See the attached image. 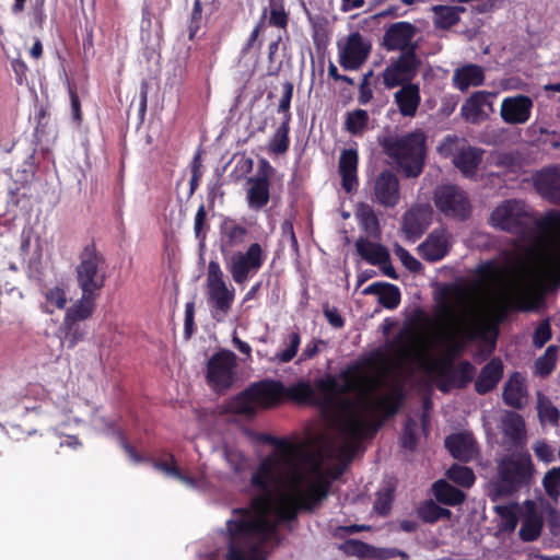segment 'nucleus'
I'll return each mask as SVG.
<instances>
[{
	"instance_id": "obj_16",
	"label": "nucleus",
	"mask_w": 560,
	"mask_h": 560,
	"mask_svg": "<svg viewBox=\"0 0 560 560\" xmlns=\"http://www.w3.org/2000/svg\"><path fill=\"white\" fill-rule=\"evenodd\" d=\"M272 172V166L264 160L257 174L248 178L247 203L250 209L259 210L268 203L269 177Z\"/></svg>"
},
{
	"instance_id": "obj_5",
	"label": "nucleus",
	"mask_w": 560,
	"mask_h": 560,
	"mask_svg": "<svg viewBox=\"0 0 560 560\" xmlns=\"http://www.w3.org/2000/svg\"><path fill=\"white\" fill-rule=\"evenodd\" d=\"M534 466L528 453H513L498 463V479L493 483L497 497H508L527 487L533 477Z\"/></svg>"
},
{
	"instance_id": "obj_44",
	"label": "nucleus",
	"mask_w": 560,
	"mask_h": 560,
	"mask_svg": "<svg viewBox=\"0 0 560 560\" xmlns=\"http://www.w3.org/2000/svg\"><path fill=\"white\" fill-rule=\"evenodd\" d=\"M369 114L365 109L348 112L345 119V129L352 136L362 135L369 125Z\"/></svg>"
},
{
	"instance_id": "obj_17",
	"label": "nucleus",
	"mask_w": 560,
	"mask_h": 560,
	"mask_svg": "<svg viewBox=\"0 0 560 560\" xmlns=\"http://www.w3.org/2000/svg\"><path fill=\"white\" fill-rule=\"evenodd\" d=\"M452 236L444 228L434 229L425 240L419 244V255L429 262L442 260L451 250Z\"/></svg>"
},
{
	"instance_id": "obj_31",
	"label": "nucleus",
	"mask_w": 560,
	"mask_h": 560,
	"mask_svg": "<svg viewBox=\"0 0 560 560\" xmlns=\"http://www.w3.org/2000/svg\"><path fill=\"white\" fill-rule=\"evenodd\" d=\"M445 447L451 455L459 460L468 462L477 454L476 442L469 434H452L445 440Z\"/></svg>"
},
{
	"instance_id": "obj_15",
	"label": "nucleus",
	"mask_w": 560,
	"mask_h": 560,
	"mask_svg": "<svg viewBox=\"0 0 560 560\" xmlns=\"http://www.w3.org/2000/svg\"><path fill=\"white\" fill-rule=\"evenodd\" d=\"M495 92L476 91L462 105L460 114L464 119L471 124L486 120L493 112V100Z\"/></svg>"
},
{
	"instance_id": "obj_27",
	"label": "nucleus",
	"mask_w": 560,
	"mask_h": 560,
	"mask_svg": "<svg viewBox=\"0 0 560 560\" xmlns=\"http://www.w3.org/2000/svg\"><path fill=\"white\" fill-rule=\"evenodd\" d=\"M358 152L354 149H345L339 158V173L341 175V186L347 192H351L358 187Z\"/></svg>"
},
{
	"instance_id": "obj_30",
	"label": "nucleus",
	"mask_w": 560,
	"mask_h": 560,
	"mask_svg": "<svg viewBox=\"0 0 560 560\" xmlns=\"http://www.w3.org/2000/svg\"><path fill=\"white\" fill-rule=\"evenodd\" d=\"M541 529V514L537 511L536 504L533 501H526L520 529L521 539L524 541H534L540 536Z\"/></svg>"
},
{
	"instance_id": "obj_54",
	"label": "nucleus",
	"mask_w": 560,
	"mask_h": 560,
	"mask_svg": "<svg viewBox=\"0 0 560 560\" xmlns=\"http://www.w3.org/2000/svg\"><path fill=\"white\" fill-rule=\"evenodd\" d=\"M452 512L448 509L441 508L433 501L427 502L420 510L423 521L434 523L440 518L450 517Z\"/></svg>"
},
{
	"instance_id": "obj_62",
	"label": "nucleus",
	"mask_w": 560,
	"mask_h": 560,
	"mask_svg": "<svg viewBox=\"0 0 560 560\" xmlns=\"http://www.w3.org/2000/svg\"><path fill=\"white\" fill-rule=\"evenodd\" d=\"M533 450L535 455L545 463H551L555 459V450L545 441H537Z\"/></svg>"
},
{
	"instance_id": "obj_37",
	"label": "nucleus",
	"mask_w": 560,
	"mask_h": 560,
	"mask_svg": "<svg viewBox=\"0 0 560 560\" xmlns=\"http://www.w3.org/2000/svg\"><path fill=\"white\" fill-rule=\"evenodd\" d=\"M433 23L436 28L446 30L457 24L465 8L456 5H434Z\"/></svg>"
},
{
	"instance_id": "obj_51",
	"label": "nucleus",
	"mask_w": 560,
	"mask_h": 560,
	"mask_svg": "<svg viewBox=\"0 0 560 560\" xmlns=\"http://www.w3.org/2000/svg\"><path fill=\"white\" fill-rule=\"evenodd\" d=\"M378 302L385 308H396L400 303V291L398 287L392 283H382V289L378 293Z\"/></svg>"
},
{
	"instance_id": "obj_38",
	"label": "nucleus",
	"mask_w": 560,
	"mask_h": 560,
	"mask_svg": "<svg viewBox=\"0 0 560 560\" xmlns=\"http://www.w3.org/2000/svg\"><path fill=\"white\" fill-rule=\"evenodd\" d=\"M222 455L236 478L242 479L250 467L249 458L237 447L224 446Z\"/></svg>"
},
{
	"instance_id": "obj_46",
	"label": "nucleus",
	"mask_w": 560,
	"mask_h": 560,
	"mask_svg": "<svg viewBox=\"0 0 560 560\" xmlns=\"http://www.w3.org/2000/svg\"><path fill=\"white\" fill-rule=\"evenodd\" d=\"M557 354H558V347L555 345H550L545 350L544 354L536 359L534 366H535V373L539 375L540 377H546L556 368L557 362Z\"/></svg>"
},
{
	"instance_id": "obj_25",
	"label": "nucleus",
	"mask_w": 560,
	"mask_h": 560,
	"mask_svg": "<svg viewBox=\"0 0 560 560\" xmlns=\"http://www.w3.org/2000/svg\"><path fill=\"white\" fill-rule=\"evenodd\" d=\"M485 151L480 148L464 145L453 158L454 165L467 178H476L477 170L482 161Z\"/></svg>"
},
{
	"instance_id": "obj_26",
	"label": "nucleus",
	"mask_w": 560,
	"mask_h": 560,
	"mask_svg": "<svg viewBox=\"0 0 560 560\" xmlns=\"http://www.w3.org/2000/svg\"><path fill=\"white\" fill-rule=\"evenodd\" d=\"M258 407H271L279 402L284 394V386L278 381H262L249 387Z\"/></svg>"
},
{
	"instance_id": "obj_53",
	"label": "nucleus",
	"mask_w": 560,
	"mask_h": 560,
	"mask_svg": "<svg viewBox=\"0 0 560 560\" xmlns=\"http://www.w3.org/2000/svg\"><path fill=\"white\" fill-rule=\"evenodd\" d=\"M495 513L501 517V527L504 530L513 532L518 523L515 506L513 505H495Z\"/></svg>"
},
{
	"instance_id": "obj_9",
	"label": "nucleus",
	"mask_w": 560,
	"mask_h": 560,
	"mask_svg": "<svg viewBox=\"0 0 560 560\" xmlns=\"http://www.w3.org/2000/svg\"><path fill=\"white\" fill-rule=\"evenodd\" d=\"M266 253L259 243H252L245 252H236L223 258L226 270L236 284H245L262 267Z\"/></svg>"
},
{
	"instance_id": "obj_60",
	"label": "nucleus",
	"mask_w": 560,
	"mask_h": 560,
	"mask_svg": "<svg viewBox=\"0 0 560 560\" xmlns=\"http://www.w3.org/2000/svg\"><path fill=\"white\" fill-rule=\"evenodd\" d=\"M281 241L289 243L292 250L299 254V243L294 233L293 223L290 220H284L281 224Z\"/></svg>"
},
{
	"instance_id": "obj_19",
	"label": "nucleus",
	"mask_w": 560,
	"mask_h": 560,
	"mask_svg": "<svg viewBox=\"0 0 560 560\" xmlns=\"http://www.w3.org/2000/svg\"><path fill=\"white\" fill-rule=\"evenodd\" d=\"M432 220L428 206H413L402 217L401 230L409 242L415 243L427 231Z\"/></svg>"
},
{
	"instance_id": "obj_3",
	"label": "nucleus",
	"mask_w": 560,
	"mask_h": 560,
	"mask_svg": "<svg viewBox=\"0 0 560 560\" xmlns=\"http://www.w3.org/2000/svg\"><path fill=\"white\" fill-rule=\"evenodd\" d=\"M490 224L523 240L533 237L537 228L548 234H560V211H549L538 224L523 201L510 199L494 208L490 215Z\"/></svg>"
},
{
	"instance_id": "obj_43",
	"label": "nucleus",
	"mask_w": 560,
	"mask_h": 560,
	"mask_svg": "<svg viewBox=\"0 0 560 560\" xmlns=\"http://www.w3.org/2000/svg\"><path fill=\"white\" fill-rule=\"evenodd\" d=\"M289 131L290 121L287 117L285 119H282L281 124L278 126L271 139L269 140L270 152L275 154H282L288 151L290 144Z\"/></svg>"
},
{
	"instance_id": "obj_63",
	"label": "nucleus",
	"mask_w": 560,
	"mask_h": 560,
	"mask_svg": "<svg viewBox=\"0 0 560 560\" xmlns=\"http://www.w3.org/2000/svg\"><path fill=\"white\" fill-rule=\"evenodd\" d=\"M372 558H377L381 560H388L396 557H399L402 560H408V555L399 549L396 548H374L373 547V553L371 555Z\"/></svg>"
},
{
	"instance_id": "obj_45",
	"label": "nucleus",
	"mask_w": 560,
	"mask_h": 560,
	"mask_svg": "<svg viewBox=\"0 0 560 560\" xmlns=\"http://www.w3.org/2000/svg\"><path fill=\"white\" fill-rule=\"evenodd\" d=\"M229 408L234 413L250 417L255 415L258 406L252 393H249V388H247L230 401Z\"/></svg>"
},
{
	"instance_id": "obj_40",
	"label": "nucleus",
	"mask_w": 560,
	"mask_h": 560,
	"mask_svg": "<svg viewBox=\"0 0 560 560\" xmlns=\"http://www.w3.org/2000/svg\"><path fill=\"white\" fill-rule=\"evenodd\" d=\"M432 490L436 500L446 505H457L465 500L463 491L442 479L433 483Z\"/></svg>"
},
{
	"instance_id": "obj_24",
	"label": "nucleus",
	"mask_w": 560,
	"mask_h": 560,
	"mask_svg": "<svg viewBox=\"0 0 560 560\" xmlns=\"http://www.w3.org/2000/svg\"><path fill=\"white\" fill-rule=\"evenodd\" d=\"M502 395L505 405L514 409L524 408L528 398L525 377L520 372L513 373L505 383Z\"/></svg>"
},
{
	"instance_id": "obj_2",
	"label": "nucleus",
	"mask_w": 560,
	"mask_h": 560,
	"mask_svg": "<svg viewBox=\"0 0 560 560\" xmlns=\"http://www.w3.org/2000/svg\"><path fill=\"white\" fill-rule=\"evenodd\" d=\"M315 387L320 397L305 381L291 385L284 393L295 401L319 405L329 413L338 438L326 442L325 453L330 458H349L357 441L370 434L372 419L385 398L374 392V384L368 376L350 369L317 378Z\"/></svg>"
},
{
	"instance_id": "obj_49",
	"label": "nucleus",
	"mask_w": 560,
	"mask_h": 560,
	"mask_svg": "<svg viewBox=\"0 0 560 560\" xmlns=\"http://www.w3.org/2000/svg\"><path fill=\"white\" fill-rule=\"evenodd\" d=\"M45 303L43 308L47 313H52L55 308L63 310L67 305V294L60 287H54L45 291Z\"/></svg>"
},
{
	"instance_id": "obj_20",
	"label": "nucleus",
	"mask_w": 560,
	"mask_h": 560,
	"mask_svg": "<svg viewBox=\"0 0 560 560\" xmlns=\"http://www.w3.org/2000/svg\"><path fill=\"white\" fill-rule=\"evenodd\" d=\"M532 108L533 101L529 96H508L502 101L500 116L506 124L522 125L530 118Z\"/></svg>"
},
{
	"instance_id": "obj_50",
	"label": "nucleus",
	"mask_w": 560,
	"mask_h": 560,
	"mask_svg": "<svg viewBox=\"0 0 560 560\" xmlns=\"http://www.w3.org/2000/svg\"><path fill=\"white\" fill-rule=\"evenodd\" d=\"M447 477L452 481L465 488L471 487L475 482L474 471L470 468L458 464H454L450 467L447 470Z\"/></svg>"
},
{
	"instance_id": "obj_32",
	"label": "nucleus",
	"mask_w": 560,
	"mask_h": 560,
	"mask_svg": "<svg viewBox=\"0 0 560 560\" xmlns=\"http://www.w3.org/2000/svg\"><path fill=\"white\" fill-rule=\"evenodd\" d=\"M483 68L474 63H468L455 69L453 74L454 86L462 92H465L472 86H480L483 84Z\"/></svg>"
},
{
	"instance_id": "obj_23",
	"label": "nucleus",
	"mask_w": 560,
	"mask_h": 560,
	"mask_svg": "<svg viewBox=\"0 0 560 560\" xmlns=\"http://www.w3.org/2000/svg\"><path fill=\"white\" fill-rule=\"evenodd\" d=\"M394 102L402 117H415L421 103L418 83L402 84L394 93Z\"/></svg>"
},
{
	"instance_id": "obj_8",
	"label": "nucleus",
	"mask_w": 560,
	"mask_h": 560,
	"mask_svg": "<svg viewBox=\"0 0 560 560\" xmlns=\"http://www.w3.org/2000/svg\"><path fill=\"white\" fill-rule=\"evenodd\" d=\"M77 282L81 292L98 296L105 284L104 258L94 246H86L80 256L75 268Z\"/></svg>"
},
{
	"instance_id": "obj_4",
	"label": "nucleus",
	"mask_w": 560,
	"mask_h": 560,
	"mask_svg": "<svg viewBox=\"0 0 560 560\" xmlns=\"http://www.w3.org/2000/svg\"><path fill=\"white\" fill-rule=\"evenodd\" d=\"M381 145L406 177L421 174L425 158V136L422 131L387 136L381 141Z\"/></svg>"
},
{
	"instance_id": "obj_56",
	"label": "nucleus",
	"mask_w": 560,
	"mask_h": 560,
	"mask_svg": "<svg viewBox=\"0 0 560 560\" xmlns=\"http://www.w3.org/2000/svg\"><path fill=\"white\" fill-rule=\"evenodd\" d=\"M418 428V423L415 419L408 418L404 424V430L401 434V445L405 448L413 451L417 446V436L416 431Z\"/></svg>"
},
{
	"instance_id": "obj_12",
	"label": "nucleus",
	"mask_w": 560,
	"mask_h": 560,
	"mask_svg": "<svg viewBox=\"0 0 560 560\" xmlns=\"http://www.w3.org/2000/svg\"><path fill=\"white\" fill-rule=\"evenodd\" d=\"M337 47L340 66L345 70H358L366 61L372 45L362 34L352 32L338 40Z\"/></svg>"
},
{
	"instance_id": "obj_64",
	"label": "nucleus",
	"mask_w": 560,
	"mask_h": 560,
	"mask_svg": "<svg viewBox=\"0 0 560 560\" xmlns=\"http://www.w3.org/2000/svg\"><path fill=\"white\" fill-rule=\"evenodd\" d=\"M323 312H324V315H325L327 322L332 327H335V328L343 327L345 320L336 307H329L328 305H325Z\"/></svg>"
},
{
	"instance_id": "obj_47",
	"label": "nucleus",
	"mask_w": 560,
	"mask_h": 560,
	"mask_svg": "<svg viewBox=\"0 0 560 560\" xmlns=\"http://www.w3.org/2000/svg\"><path fill=\"white\" fill-rule=\"evenodd\" d=\"M301 345V336L298 331L290 332L283 340L284 349L277 352L272 361L288 363L296 355Z\"/></svg>"
},
{
	"instance_id": "obj_6",
	"label": "nucleus",
	"mask_w": 560,
	"mask_h": 560,
	"mask_svg": "<svg viewBox=\"0 0 560 560\" xmlns=\"http://www.w3.org/2000/svg\"><path fill=\"white\" fill-rule=\"evenodd\" d=\"M412 320L421 328L422 338L424 339L427 348L432 346L438 337L445 339H472L476 336L475 320L467 316L452 315L448 323L440 327L425 312L418 308L413 313Z\"/></svg>"
},
{
	"instance_id": "obj_48",
	"label": "nucleus",
	"mask_w": 560,
	"mask_h": 560,
	"mask_svg": "<svg viewBox=\"0 0 560 560\" xmlns=\"http://www.w3.org/2000/svg\"><path fill=\"white\" fill-rule=\"evenodd\" d=\"M357 217L360 225L369 235H377L380 231L378 218L371 206L361 205L358 209Z\"/></svg>"
},
{
	"instance_id": "obj_52",
	"label": "nucleus",
	"mask_w": 560,
	"mask_h": 560,
	"mask_svg": "<svg viewBox=\"0 0 560 560\" xmlns=\"http://www.w3.org/2000/svg\"><path fill=\"white\" fill-rule=\"evenodd\" d=\"M339 549L348 556L368 558L373 553V547L355 539H349L339 546Z\"/></svg>"
},
{
	"instance_id": "obj_18",
	"label": "nucleus",
	"mask_w": 560,
	"mask_h": 560,
	"mask_svg": "<svg viewBox=\"0 0 560 560\" xmlns=\"http://www.w3.org/2000/svg\"><path fill=\"white\" fill-rule=\"evenodd\" d=\"M219 248L223 258L240 252L248 235L246 226L233 219H225L220 225Z\"/></svg>"
},
{
	"instance_id": "obj_21",
	"label": "nucleus",
	"mask_w": 560,
	"mask_h": 560,
	"mask_svg": "<svg viewBox=\"0 0 560 560\" xmlns=\"http://www.w3.org/2000/svg\"><path fill=\"white\" fill-rule=\"evenodd\" d=\"M153 467L156 470L166 475L167 477H172L182 481L189 489L200 492H207L212 488V485L209 478L207 477L205 470H200L199 474L195 477L183 474L175 465V459L172 455L171 463L154 462Z\"/></svg>"
},
{
	"instance_id": "obj_10",
	"label": "nucleus",
	"mask_w": 560,
	"mask_h": 560,
	"mask_svg": "<svg viewBox=\"0 0 560 560\" xmlns=\"http://www.w3.org/2000/svg\"><path fill=\"white\" fill-rule=\"evenodd\" d=\"M421 59L416 54L415 46L401 51L400 55L390 60V63L382 72L383 84L390 90L402 84H411L417 77Z\"/></svg>"
},
{
	"instance_id": "obj_7",
	"label": "nucleus",
	"mask_w": 560,
	"mask_h": 560,
	"mask_svg": "<svg viewBox=\"0 0 560 560\" xmlns=\"http://www.w3.org/2000/svg\"><path fill=\"white\" fill-rule=\"evenodd\" d=\"M206 291L212 317L217 320L224 319L233 305L235 289L226 282L217 260H210L208 264Z\"/></svg>"
},
{
	"instance_id": "obj_34",
	"label": "nucleus",
	"mask_w": 560,
	"mask_h": 560,
	"mask_svg": "<svg viewBox=\"0 0 560 560\" xmlns=\"http://www.w3.org/2000/svg\"><path fill=\"white\" fill-rule=\"evenodd\" d=\"M91 422L96 430H98L103 433H106V434H116L117 433L121 447L126 451V453L130 456V458L135 463H139L142 460V458L137 454L135 448L127 443L122 433L120 431L116 430V422L114 419H107L106 417L101 416V415H98L97 411H95L91 418Z\"/></svg>"
},
{
	"instance_id": "obj_14",
	"label": "nucleus",
	"mask_w": 560,
	"mask_h": 560,
	"mask_svg": "<svg viewBox=\"0 0 560 560\" xmlns=\"http://www.w3.org/2000/svg\"><path fill=\"white\" fill-rule=\"evenodd\" d=\"M372 191V201L384 208H395L400 201L399 179L389 170H384L375 176Z\"/></svg>"
},
{
	"instance_id": "obj_1",
	"label": "nucleus",
	"mask_w": 560,
	"mask_h": 560,
	"mask_svg": "<svg viewBox=\"0 0 560 560\" xmlns=\"http://www.w3.org/2000/svg\"><path fill=\"white\" fill-rule=\"evenodd\" d=\"M262 441L277 450L252 470L244 487L252 498L249 505L233 509L215 547L200 553L199 560H265L279 541L277 526L294 520L300 510L313 511L327 497L326 444L315 453L272 435Z\"/></svg>"
},
{
	"instance_id": "obj_57",
	"label": "nucleus",
	"mask_w": 560,
	"mask_h": 560,
	"mask_svg": "<svg viewBox=\"0 0 560 560\" xmlns=\"http://www.w3.org/2000/svg\"><path fill=\"white\" fill-rule=\"evenodd\" d=\"M542 483L549 497H558L560 493V467L550 469L545 475Z\"/></svg>"
},
{
	"instance_id": "obj_59",
	"label": "nucleus",
	"mask_w": 560,
	"mask_h": 560,
	"mask_svg": "<svg viewBox=\"0 0 560 560\" xmlns=\"http://www.w3.org/2000/svg\"><path fill=\"white\" fill-rule=\"evenodd\" d=\"M552 337L549 319H545L538 324L533 335V343L535 348H542Z\"/></svg>"
},
{
	"instance_id": "obj_11",
	"label": "nucleus",
	"mask_w": 560,
	"mask_h": 560,
	"mask_svg": "<svg viewBox=\"0 0 560 560\" xmlns=\"http://www.w3.org/2000/svg\"><path fill=\"white\" fill-rule=\"evenodd\" d=\"M433 200L436 209L445 217L464 221L470 215V200L466 191L456 185L439 186Z\"/></svg>"
},
{
	"instance_id": "obj_35",
	"label": "nucleus",
	"mask_w": 560,
	"mask_h": 560,
	"mask_svg": "<svg viewBox=\"0 0 560 560\" xmlns=\"http://www.w3.org/2000/svg\"><path fill=\"white\" fill-rule=\"evenodd\" d=\"M502 431L513 445L524 443L526 431L523 417L514 411L506 412L502 419Z\"/></svg>"
},
{
	"instance_id": "obj_55",
	"label": "nucleus",
	"mask_w": 560,
	"mask_h": 560,
	"mask_svg": "<svg viewBox=\"0 0 560 560\" xmlns=\"http://www.w3.org/2000/svg\"><path fill=\"white\" fill-rule=\"evenodd\" d=\"M394 254L409 271L419 272L422 269V264L398 243L394 245Z\"/></svg>"
},
{
	"instance_id": "obj_13",
	"label": "nucleus",
	"mask_w": 560,
	"mask_h": 560,
	"mask_svg": "<svg viewBox=\"0 0 560 560\" xmlns=\"http://www.w3.org/2000/svg\"><path fill=\"white\" fill-rule=\"evenodd\" d=\"M236 355L230 350L213 354L207 365V378L215 389L228 388L235 378Z\"/></svg>"
},
{
	"instance_id": "obj_41",
	"label": "nucleus",
	"mask_w": 560,
	"mask_h": 560,
	"mask_svg": "<svg viewBox=\"0 0 560 560\" xmlns=\"http://www.w3.org/2000/svg\"><path fill=\"white\" fill-rule=\"evenodd\" d=\"M537 411L538 418L542 425L550 424L551 427H558L560 422V411L552 404L550 398L544 395L541 392H537Z\"/></svg>"
},
{
	"instance_id": "obj_39",
	"label": "nucleus",
	"mask_w": 560,
	"mask_h": 560,
	"mask_svg": "<svg viewBox=\"0 0 560 560\" xmlns=\"http://www.w3.org/2000/svg\"><path fill=\"white\" fill-rule=\"evenodd\" d=\"M85 328L81 322L73 320L65 316L63 323L59 328V337L62 346L72 349L85 336Z\"/></svg>"
},
{
	"instance_id": "obj_22",
	"label": "nucleus",
	"mask_w": 560,
	"mask_h": 560,
	"mask_svg": "<svg viewBox=\"0 0 560 560\" xmlns=\"http://www.w3.org/2000/svg\"><path fill=\"white\" fill-rule=\"evenodd\" d=\"M416 27L409 22H396L385 31L383 43L388 51L409 49Z\"/></svg>"
},
{
	"instance_id": "obj_28",
	"label": "nucleus",
	"mask_w": 560,
	"mask_h": 560,
	"mask_svg": "<svg viewBox=\"0 0 560 560\" xmlns=\"http://www.w3.org/2000/svg\"><path fill=\"white\" fill-rule=\"evenodd\" d=\"M476 273L480 285L487 290H494L504 287L506 270L494 260H487L478 265Z\"/></svg>"
},
{
	"instance_id": "obj_29",
	"label": "nucleus",
	"mask_w": 560,
	"mask_h": 560,
	"mask_svg": "<svg viewBox=\"0 0 560 560\" xmlns=\"http://www.w3.org/2000/svg\"><path fill=\"white\" fill-rule=\"evenodd\" d=\"M535 183L538 191L545 198L560 205V166L541 171Z\"/></svg>"
},
{
	"instance_id": "obj_36",
	"label": "nucleus",
	"mask_w": 560,
	"mask_h": 560,
	"mask_svg": "<svg viewBox=\"0 0 560 560\" xmlns=\"http://www.w3.org/2000/svg\"><path fill=\"white\" fill-rule=\"evenodd\" d=\"M357 252L369 264L376 266L381 262H386L389 252L387 248L378 243L371 242L364 237H360L355 242Z\"/></svg>"
},
{
	"instance_id": "obj_33",
	"label": "nucleus",
	"mask_w": 560,
	"mask_h": 560,
	"mask_svg": "<svg viewBox=\"0 0 560 560\" xmlns=\"http://www.w3.org/2000/svg\"><path fill=\"white\" fill-rule=\"evenodd\" d=\"M503 374V364L498 359H492L480 371L479 376L475 382V389L478 394L485 395L491 392Z\"/></svg>"
},
{
	"instance_id": "obj_42",
	"label": "nucleus",
	"mask_w": 560,
	"mask_h": 560,
	"mask_svg": "<svg viewBox=\"0 0 560 560\" xmlns=\"http://www.w3.org/2000/svg\"><path fill=\"white\" fill-rule=\"evenodd\" d=\"M96 298L82 293L81 298L67 311L66 317L78 322L88 319L94 311Z\"/></svg>"
},
{
	"instance_id": "obj_61",
	"label": "nucleus",
	"mask_w": 560,
	"mask_h": 560,
	"mask_svg": "<svg viewBox=\"0 0 560 560\" xmlns=\"http://www.w3.org/2000/svg\"><path fill=\"white\" fill-rule=\"evenodd\" d=\"M269 24L280 28L287 27L288 14L281 5L275 3L271 4Z\"/></svg>"
},
{
	"instance_id": "obj_58",
	"label": "nucleus",
	"mask_w": 560,
	"mask_h": 560,
	"mask_svg": "<svg viewBox=\"0 0 560 560\" xmlns=\"http://www.w3.org/2000/svg\"><path fill=\"white\" fill-rule=\"evenodd\" d=\"M293 96V84L290 81H285L282 85V95L278 105V113L283 114V119L289 118L291 121L290 106Z\"/></svg>"
}]
</instances>
